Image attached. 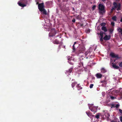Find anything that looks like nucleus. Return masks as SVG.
Listing matches in <instances>:
<instances>
[{
  "instance_id": "obj_53",
  "label": "nucleus",
  "mask_w": 122,
  "mask_h": 122,
  "mask_svg": "<svg viewBox=\"0 0 122 122\" xmlns=\"http://www.w3.org/2000/svg\"><path fill=\"white\" fill-rule=\"evenodd\" d=\"M91 56H91V57H92Z\"/></svg>"
},
{
  "instance_id": "obj_38",
  "label": "nucleus",
  "mask_w": 122,
  "mask_h": 122,
  "mask_svg": "<svg viewBox=\"0 0 122 122\" xmlns=\"http://www.w3.org/2000/svg\"><path fill=\"white\" fill-rule=\"evenodd\" d=\"M111 106H112V107H115V105L113 104H112L111 105Z\"/></svg>"
},
{
  "instance_id": "obj_51",
  "label": "nucleus",
  "mask_w": 122,
  "mask_h": 122,
  "mask_svg": "<svg viewBox=\"0 0 122 122\" xmlns=\"http://www.w3.org/2000/svg\"><path fill=\"white\" fill-rule=\"evenodd\" d=\"M64 48H65V46H64Z\"/></svg>"
},
{
  "instance_id": "obj_18",
  "label": "nucleus",
  "mask_w": 122,
  "mask_h": 122,
  "mask_svg": "<svg viewBox=\"0 0 122 122\" xmlns=\"http://www.w3.org/2000/svg\"><path fill=\"white\" fill-rule=\"evenodd\" d=\"M102 30L104 31L105 32H106L107 31V30L105 26H103L102 28Z\"/></svg>"
},
{
  "instance_id": "obj_44",
  "label": "nucleus",
  "mask_w": 122,
  "mask_h": 122,
  "mask_svg": "<svg viewBox=\"0 0 122 122\" xmlns=\"http://www.w3.org/2000/svg\"><path fill=\"white\" fill-rule=\"evenodd\" d=\"M83 24H81V27L83 26Z\"/></svg>"
},
{
  "instance_id": "obj_34",
  "label": "nucleus",
  "mask_w": 122,
  "mask_h": 122,
  "mask_svg": "<svg viewBox=\"0 0 122 122\" xmlns=\"http://www.w3.org/2000/svg\"><path fill=\"white\" fill-rule=\"evenodd\" d=\"M119 106V104H117L116 105L115 107L116 108H118Z\"/></svg>"
},
{
  "instance_id": "obj_16",
  "label": "nucleus",
  "mask_w": 122,
  "mask_h": 122,
  "mask_svg": "<svg viewBox=\"0 0 122 122\" xmlns=\"http://www.w3.org/2000/svg\"><path fill=\"white\" fill-rule=\"evenodd\" d=\"M111 122H119L118 119L116 117H115L114 119Z\"/></svg>"
},
{
  "instance_id": "obj_31",
  "label": "nucleus",
  "mask_w": 122,
  "mask_h": 122,
  "mask_svg": "<svg viewBox=\"0 0 122 122\" xmlns=\"http://www.w3.org/2000/svg\"><path fill=\"white\" fill-rule=\"evenodd\" d=\"M96 7V6L95 5H94L92 7V10H94L95 9V8Z\"/></svg>"
},
{
  "instance_id": "obj_27",
  "label": "nucleus",
  "mask_w": 122,
  "mask_h": 122,
  "mask_svg": "<svg viewBox=\"0 0 122 122\" xmlns=\"http://www.w3.org/2000/svg\"><path fill=\"white\" fill-rule=\"evenodd\" d=\"M112 19L114 21H116L117 20L116 17V16L112 17Z\"/></svg>"
},
{
  "instance_id": "obj_14",
  "label": "nucleus",
  "mask_w": 122,
  "mask_h": 122,
  "mask_svg": "<svg viewBox=\"0 0 122 122\" xmlns=\"http://www.w3.org/2000/svg\"><path fill=\"white\" fill-rule=\"evenodd\" d=\"M101 72L105 73L107 71L104 68H102L101 69Z\"/></svg>"
},
{
  "instance_id": "obj_26",
  "label": "nucleus",
  "mask_w": 122,
  "mask_h": 122,
  "mask_svg": "<svg viewBox=\"0 0 122 122\" xmlns=\"http://www.w3.org/2000/svg\"><path fill=\"white\" fill-rule=\"evenodd\" d=\"M76 18L77 19L80 20L81 19V17L80 15H78L76 17Z\"/></svg>"
},
{
  "instance_id": "obj_22",
  "label": "nucleus",
  "mask_w": 122,
  "mask_h": 122,
  "mask_svg": "<svg viewBox=\"0 0 122 122\" xmlns=\"http://www.w3.org/2000/svg\"><path fill=\"white\" fill-rule=\"evenodd\" d=\"M77 87V88L78 90L81 89L82 88V87L81 86L79 85V84H78L76 86Z\"/></svg>"
},
{
  "instance_id": "obj_50",
  "label": "nucleus",
  "mask_w": 122,
  "mask_h": 122,
  "mask_svg": "<svg viewBox=\"0 0 122 122\" xmlns=\"http://www.w3.org/2000/svg\"><path fill=\"white\" fill-rule=\"evenodd\" d=\"M73 10H74V8H73Z\"/></svg>"
},
{
  "instance_id": "obj_40",
  "label": "nucleus",
  "mask_w": 122,
  "mask_h": 122,
  "mask_svg": "<svg viewBox=\"0 0 122 122\" xmlns=\"http://www.w3.org/2000/svg\"><path fill=\"white\" fill-rule=\"evenodd\" d=\"M111 99H113L115 98V97L113 96H111Z\"/></svg>"
},
{
  "instance_id": "obj_20",
  "label": "nucleus",
  "mask_w": 122,
  "mask_h": 122,
  "mask_svg": "<svg viewBox=\"0 0 122 122\" xmlns=\"http://www.w3.org/2000/svg\"><path fill=\"white\" fill-rule=\"evenodd\" d=\"M77 84V83L76 82H74L72 83L71 85L72 87L73 88Z\"/></svg>"
},
{
  "instance_id": "obj_9",
  "label": "nucleus",
  "mask_w": 122,
  "mask_h": 122,
  "mask_svg": "<svg viewBox=\"0 0 122 122\" xmlns=\"http://www.w3.org/2000/svg\"><path fill=\"white\" fill-rule=\"evenodd\" d=\"M85 50V48L84 47L82 46L80 47L79 50L80 53H83Z\"/></svg>"
},
{
  "instance_id": "obj_3",
  "label": "nucleus",
  "mask_w": 122,
  "mask_h": 122,
  "mask_svg": "<svg viewBox=\"0 0 122 122\" xmlns=\"http://www.w3.org/2000/svg\"><path fill=\"white\" fill-rule=\"evenodd\" d=\"M21 1V2H18V4L19 5L22 7L26 6V4L27 3V1L26 0H22Z\"/></svg>"
},
{
  "instance_id": "obj_21",
  "label": "nucleus",
  "mask_w": 122,
  "mask_h": 122,
  "mask_svg": "<svg viewBox=\"0 0 122 122\" xmlns=\"http://www.w3.org/2000/svg\"><path fill=\"white\" fill-rule=\"evenodd\" d=\"M68 59L69 60L68 61V62L69 63V64H70L71 65H73V63H72L71 61V57L70 58V57H69V58L68 57Z\"/></svg>"
},
{
  "instance_id": "obj_54",
  "label": "nucleus",
  "mask_w": 122,
  "mask_h": 122,
  "mask_svg": "<svg viewBox=\"0 0 122 122\" xmlns=\"http://www.w3.org/2000/svg\"><path fill=\"white\" fill-rule=\"evenodd\" d=\"M61 37H60V38H61Z\"/></svg>"
},
{
  "instance_id": "obj_36",
  "label": "nucleus",
  "mask_w": 122,
  "mask_h": 122,
  "mask_svg": "<svg viewBox=\"0 0 122 122\" xmlns=\"http://www.w3.org/2000/svg\"><path fill=\"white\" fill-rule=\"evenodd\" d=\"M111 24L113 26L114 25V23L113 22H111Z\"/></svg>"
},
{
  "instance_id": "obj_4",
  "label": "nucleus",
  "mask_w": 122,
  "mask_h": 122,
  "mask_svg": "<svg viewBox=\"0 0 122 122\" xmlns=\"http://www.w3.org/2000/svg\"><path fill=\"white\" fill-rule=\"evenodd\" d=\"M38 8L39 10L41 11L42 10L44 9V3H42L40 4H39L38 5Z\"/></svg>"
},
{
  "instance_id": "obj_55",
  "label": "nucleus",
  "mask_w": 122,
  "mask_h": 122,
  "mask_svg": "<svg viewBox=\"0 0 122 122\" xmlns=\"http://www.w3.org/2000/svg\"><path fill=\"white\" fill-rule=\"evenodd\" d=\"M121 34L122 35V33H121Z\"/></svg>"
},
{
  "instance_id": "obj_46",
  "label": "nucleus",
  "mask_w": 122,
  "mask_h": 122,
  "mask_svg": "<svg viewBox=\"0 0 122 122\" xmlns=\"http://www.w3.org/2000/svg\"><path fill=\"white\" fill-rule=\"evenodd\" d=\"M120 21L121 22H122V17L120 20Z\"/></svg>"
},
{
  "instance_id": "obj_45",
  "label": "nucleus",
  "mask_w": 122,
  "mask_h": 122,
  "mask_svg": "<svg viewBox=\"0 0 122 122\" xmlns=\"http://www.w3.org/2000/svg\"><path fill=\"white\" fill-rule=\"evenodd\" d=\"M54 31H56L55 30H53L52 31H53V32L52 33H55L54 32Z\"/></svg>"
},
{
  "instance_id": "obj_15",
  "label": "nucleus",
  "mask_w": 122,
  "mask_h": 122,
  "mask_svg": "<svg viewBox=\"0 0 122 122\" xmlns=\"http://www.w3.org/2000/svg\"><path fill=\"white\" fill-rule=\"evenodd\" d=\"M53 43L55 44H60L61 42H60L58 40L56 39L54 41Z\"/></svg>"
},
{
  "instance_id": "obj_8",
  "label": "nucleus",
  "mask_w": 122,
  "mask_h": 122,
  "mask_svg": "<svg viewBox=\"0 0 122 122\" xmlns=\"http://www.w3.org/2000/svg\"><path fill=\"white\" fill-rule=\"evenodd\" d=\"M86 113L88 117L91 118H92V117L94 116V115H92L91 113L89 112H86Z\"/></svg>"
},
{
  "instance_id": "obj_28",
  "label": "nucleus",
  "mask_w": 122,
  "mask_h": 122,
  "mask_svg": "<svg viewBox=\"0 0 122 122\" xmlns=\"http://www.w3.org/2000/svg\"><path fill=\"white\" fill-rule=\"evenodd\" d=\"M99 113H97L96 115V116H95V117L97 118L98 119L99 118Z\"/></svg>"
},
{
  "instance_id": "obj_32",
  "label": "nucleus",
  "mask_w": 122,
  "mask_h": 122,
  "mask_svg": "<svg viewBox=\"0 0 122 122\" xmlns=\"http://www.w3.org/2000/svg\"><path fill=\"white\" fill-rule=\"evenodd\" d=\"M94 85L93 84H91L90 85V88H92L93 87Z\"/></svg>"
},
{
  "instance_id": "obj_29",
  "label": "nucleus",
  "mask_w": 122,
  "mask_h": 122,
  "mask_svg": "<svg viewBox=\"0 0 122 122\" xmlns=\"http://www.w3.org/2000/svg\"><path fill=\"white\" fill-rule=\"evenodd\" d=\"M86 32L87 33H89L90 32V30L89 29H88L85 30Z\"/></svg>"
},
{
  "instance_id": "obj_24",
  "label": "nucleus",
  "mask_w": 122,
  "mask_h": 122,
  "mask_svg": "<svg viewBox=\"0 0 122 122\" xmlns=\"http://www.w3.org/2000/svg\"><path fill=\"white\" fill-rule=\"evenodd\" d=\"M117 30L118 31V32L122 33V28H117Z\"/></svg>"
},
{
  "instance_id": "obj_2",
  "label": "nucleus",
  "mask_w": 122,
  "mask_h": 122,
  "mask_svg": "<svg viewBox=\"0 0 122 122\" xmlns=\"http://www.w3.org/2000/svg\"><path fill=\"white\" fill-rule=\"evenodd\" d=\"M113 5L114 6V9L117 8V10L119 11L121 10V5L120 3H118L117 4L116 2H113Z\"/></svg>"
},
{
  "instance_id": "obj_35",
  "label": "nucleus",
  "mask_w": 122,
  "mask_h": 122,
  "mask_svg": "<svg viewBox=\"0 0 122 122\" xmlns=\"http://www.w3.org/2000/svg\"><path fill=\"white\" fill-rule=\"evenodd\" d=\"M61 43V44H60L59 45V49H60L61 48V47H60L61 46V45H62V42H61V43Z\"/></svg>"
},
{
  "instance_id": "obj_52",
  "label": "nucleus",
  "mask_w": 122,
  "mask_h": 122,
  "mask_svg": "<svg viewBox=\"0 0 122 122\" xmlns=\"http://www.w3.org/2000/svg\"><path fill=\"white\" fill-rule=\"evenodd\" d=\"M121 122H122V119H121Z\"/></svg>"
},
{
  "instance_id": "obj_39",
  "label": "nucleus",
  "mask_w": 122,
  "mask_h": 122,
  "mask_svg": "<svg viewBox=\"0 0 122 122\" xmlns=\"http://www.w3.org/2000/svg\"><path fill=\"white\" fill-rule=\"evenodd\" d=\"M72 21L73 22H75V20L74 18H73L72 20Z\"/></svg>"
},
{
  "instance_id": "obj_23",
  "label": "nucleus",
  "mask_w": 122,
  "mask_h": 122,
  "mask_svg": "<svg viewBox=\"0 0 122 122\" xmlns=\"http://www.w3.org/2000/svg\"><path fill=\"white\" fill-rule=\"evenodd\" d=\"M40 11L41 12H43V13L45 15L46 14V12L45 9H44Z\"/></svg>"
},
{
  "instance_id": "obj_7",
  "label": "nucleus",
  "mask_w": 122,
  "mask_h": 122,
  "mask_svg": "<svg viewBox=\"0 0 122 122\" xmlns=\"http://www.w3.org/2000/svg\"><path fill=\"white\" fill-rule=\"evenodd\" d=\"M90 110L92 112H96L97 111V107H92L90 108Z\"/></svg>"
},
{
  "instance_id": "obj_49",
  "label": "nucleus",
  "mask_w": 122,
  "mask_h": 122,
  "mask_svg": "<svg viewBox=\"0 0 122 122\" xmlns=\"http://www.w3.org/2000/svg\"><path fill=\"white\" fill-rule=\"evenodd\" d=\"M85 55H87V54H86V52L85 53Z\"/></svg>"
},
{
  "instance_id": "obj_1",
  "label": "nucleus",
  "mask_w": 122,
  "mask_h": 122,
  "mask_svg": "<svg viewBox=\"0 0 122 122\" xmlns=\"http://www.w3.org/2000/svg\"><path fill=\"white\" fill-rule=\"evenodd\" d=\"M98 9L99 12L101 14H103L105 13L106 10L104 6L101 4H100L98 6Z\"/></svg>"
},
{
  "instance_id": "obj_17",
  "label": "nucleus",
  "mask_w": 122,
  "mask_h": 122,
  "mask_svg": "<svg viewBox=\"0 0 122 122\" xmlns=\"http://www.w3.org/2000/svg\"><path fill=\"white\" fill-rule=\"evenodd\" d=\"M112 66L115 69H118L119 68V67L117 66L115 64L113 63Z\"/></svg>"
},
{
  "instance_id": "obj_10",
  "label": "nucleus",
  "mask_w": 122,
  "mask_h": 122,
  "mask_svg": "<svg viewBox=\"0 0 122 122\" xmlns=\"http://www.w3.org/2000/svg\"><path fill=\"white\" fill-rule=\"evenodd\" d=\"M110 36H107V35H106L103 38V39L107 41L109 40L110 39Z\"/></svg>"
},
{
  "instance_id": "obj_47",
  "label": "nucleus",
  "mask_w": 122,
  "mask_h": 122,
  "mask_svg": "<svg viewBox=\"0 0 122 122\" xmlns=\"http://www.w3.org/2000/svg\"><path fill=\"white\" fill-rule=\"evenodd\" d=\"M102 1L103 2H104L106 1V0H102Z\"/></svg>"
},
{
  "instance_id": "obj_12",
  "label": "nucleus",
  "mask_w": 122,
  "mask_h": 122,
  "mask_svg": "<svg viewBox=\"0 0 122 122\" xmlns=\"http://www.w3.org/2000/svg\"><path fill=\"white\" fill-rule=\"evenodd\" d=\"M54 33H53L52 32H53V31H51V32H50L49 34V36L50 37H52L53 36L55 35L56 33V31H54Z\"/></svg>"
},
{
  "instance_id": "obj_33",
  "label": "nucleus",
  "mask_w": 122,
  "mask_h": 122,
  "mask_svg": "<svg viewBox=\"0 0 122 122\" xmlns=\"http://www.w3.org/2000/svg\"><path fill=\"white\" fill-rule=\"evenodd\" d=\"M119 66L120 67H122V61L119 64Z\"/></svg>"
},
{
  "instance_id": "obj_30",
  "label": "nucleus",
  "mask_w": 122,
  "mask_h": 122,
  "mask_svg": "<svg viewBox=\"0 0 122 122\" xmlns=\"http://www.w3.org/2000/svg\"><path fill=\"white\" fill-rule=\"evenodd\" d=\"M100 25L102 26H104L106 25V23H102Z\"/></svg>"
},
{
  "instance_id": "obj_48",
  "label": "nucleus",
  "mask_w": 122,
  "mask_h": 122,
  "mask_svg": "<svg viewBox=\"0 0 122 122\" xmlns=\"http://www.w3.org/2000/svg\"><path fill=\"white\" fill-rule=\"evenodd\" d=\"M36 4L37 5V4H39V3H38V2H37V3H36Z\"/></svg>"
},
{
  "instance_id": "obj_6",
  "label": "nucleus",
  "mask_w": 122,
  "mask_h": 122,
  "mask_svg": "<svg viewBox=\"0 0 122 122\" xmlns=\"http://www.w3.org/2000/svg\"><path fill=\"white\" fill-rule=\"evenodd\" d=\"M104 34H105V33H104L102 31H101L99 33V34L100 35L101 37L100 38V40L102 42L103 41V35Z\"/></svg>"
},
{
  "instance_id": "obj_43",
  "label": "nucleus",
  "mask_w": 122,
  "mask_h": 122,
  "mask_svg": "<svg viewBox=\"0 0 122 122\" xmlns=\"http://www.w3.org/2000/svg\"><path fill=\"white\" fill-rule=\"evenodd\" d=\"M114 9V8H112L111 9V11H112Z\"/></svg>"
},
{
  "instance_id": "obj_41",
  "label": "nucleus",
  "mask_w": 122,
  "mask_h": 122,
  "mask_svg": "<svg viewBox=\"0 0 122 122\" xmlns=\"http://www.w3.org/2000/svg\"><path fill=\"white\" fill-rule=\"evenodd\" d=\"M119 119L120 121L121 122V120L122 119V116L120 117H119Z\"/></svg>"
},
{
  "instance_id": "obj_37",
  "label": "nucleus",
  "mask_w": 122,
  "mask_h": 122,
  "mask_svg": "<svg viewBox=\"0 0 122 122\" xmlns=\"http://www.w3.org/2000/svg\"><path fill=\"white\" fill-rule=\"evenodd\" d=\"M109 31L110 33H112L113 31V30L112 29H110Z\"/></svg>"
},
{
  "instance_id": "obj_19",
  "label": "nucleus",
  "mask_w": 122,
  "mask_h": 122,
  "mask_svg": "<svg viewBox=\"0 0 122 122\" xmlns=\"http://www.w3.org/2000/svg\"><path fill=\"white\" fill-rule=\"evenodd\" d=\"M76 42H75L74 43V44L73 46V49L74 51H75V50L76 46Z\"/></svg>"
},
{
  "instance_id": "obj_13",
  "label": "nucleus",
  "mask_w": 122,
  "mask_h": 122,
  "mask_svg": "<svg viewBox=\"0 0 122 122\" xmlns=\"http://www.w3.org/2000/svg\"><path fill=\"white\" fill-rule=\"evenodd\" d=\"M73 68H71L68 70L66 71V74L69 75L70 73H71L72 71Z\"/></svg>"
},
{
  "instance_id": "obj_57",
  "label": "nucleus",
  "mask_w": 122,
  "mask_h": 122,
  "mask_svg": "<svg viewBox=\"0 0 122 122\" xmlns=\"http://www.w3.org/2000/svg\"><path fill=\"white\" fill-rule=\"evenodd\" d=\"M116 0V1H117V0Z\"/></svg>"
},
{
  "instance_id": "obj_5",
  "label": "nucleus",
  "mask_w": 122,
  "mask_h": 122,
  "mask_svg": "<svg viewBox=\"0 0 122 122\" xmlns=\"http://www.w3.org/2000/svg\"><path fill=\"white\" fill-rule=\"evenodd\" d=\"M110 55L113 58H116L117 59L120 58L118 57V55H115V54L112 53H111L110 54Z\"/></svg>"
},
{
  "instance_id": "obj_11",
  "label": "nucleus",
  "mask_w": 122,
  "mask_h": 122,
  "mask_svg": "<svg viewBox=\"0 0 122 122\" xmlns=\"http://www.w3.org/2000/svg\"><path fill=\"white\" fill-rule=\"evenodd\" d=\"M95 76L97 78H100L102 76V75L100 73H98L96 74Z\"/></svg>"
},
{
  "instance_id": "obj_56",
  "label": "nucleus",
  "mask_w": 122,
  "mask_h": 122,
  "mask_svg": "<svg viewBox=\"0 0 122 122\" xmlns=\"http://www.w3.org/2000/svg\"><path fill=\"white\" fill-rule=\"evenodd\" d=\"M73 90H74V88H73Z\"/></svg>"
},
{
  "instance_id": "obj_25",
  "label": "nucleus",
  "mask_w": 122,
  "mask_h": 122,
  "mask_svg": "<svg viewBox=\"0 0 122 122\" xmlns=\"http://www.w3.org/2000/svg\"><path fill=\"white\" fill-rule=\"evenodd\" d=\"M101 83H104L105 85H106L107 84V81H106L105 80L101 81Z\"/></svg>"
},
{
  "instance_id": "obj_42",
  "label": "nucleus",
  "mask_w": 122,
  "mask_h": 122,
  "mask_svg": "<svg viewBox=\"0 0 122 122\" xmlns=\"http://www.w3.org/2000/svg\"><path fill=\"white\" fill-rule=\"evenodd\" d=\"M119 111L120 113H122V110H121V109H119Z\"/></svg>"
}]
</instances>
